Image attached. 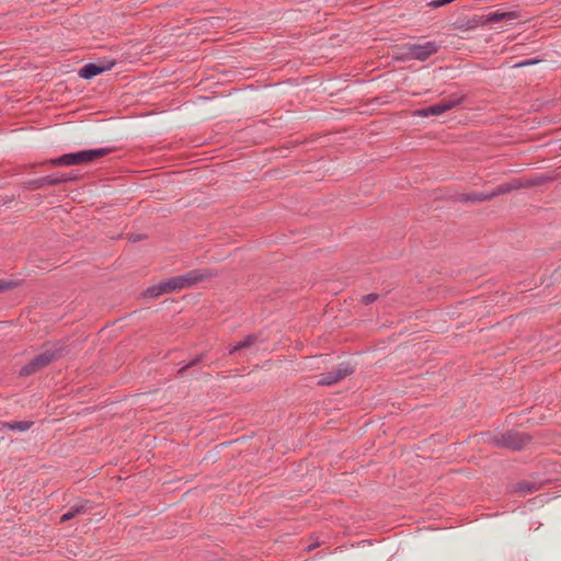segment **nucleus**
<instances>
[{"mask_svg": "<svg viewBox=\"0 0 561 561\" xmlns=\"http://www.w3.org/2000/svg\"><path fill=\"white\" fill-rule=\"evenodd\" d=\"M519 187H522V184L518 181H514V182H511L508 184L499 186L496 192H493L491 194H472V195H467L465 197V201H467V202H482V201L490 199V198H492L493 196H495L497 194L506 193L508 191L516 190V188H519Z\"/></svg>", "mask_w": 561, "mask_h": 561, "instance_id": "0eeeda50", "label": "nucleus"}, {"mask_svg": "<svg viewBox=\"0 0 561 561\" xmlns=\"http://www.w3.org/2000/svg\"><path fill=\"white\" fill-rule=\"evenodd\" d=\"M524 435L517 433V432H507L506 434L502 435L501 440L499 442V445L508 447L512 449H520L525 443Z\"/></svg>", "mask_w": 561, "mask_h": 561, "instance_id": "6e6552de", "label": "nucleus"}, {"mask_svg": "<svg viewBox=\"0 0 561 561\" xmlns=\"http://www.w3.org/2000/svg\"><path fill=\"white\" fill-rule=\"evenodd\" d=\"M517 18H519V14L516 11L491 12L485 16L482 24L485 25L489 23H496L500 21H511V20H515Z\"/></svg>", "mask_w": 561, "mask_h": 561, "instance_id": "1a4fd4ad", "label": "nucleus"}, {"mask_svg": "<svg viewBox=\"0 0 561 561\" xmlns=\"http://www.w3.org/2000/svg\"><path fill=\"white\" fill-rule=\"evenodd\" d=\"M376 299H377V295H375V294H368V295L363 297V301L366 305H369V304L374 302Z\"/></svg>", "mask_w": 561, "mask_h": 561, "instance_id": "dca6fc26", "label": "nucleus"}, {"mask_svg": "<svg viewBox=\"0 0 561 561\" xmlns=\"http://www.w3.org/2000/svg\"><path fill=\"white\" fill-rule=\"evenodd\" d=\"M439 45L434 41L425 43H408L403 46L404 59H416L424 61L432 55L436 54Z\"/></svg>", "mask_w": 561, "mask_h": 561, "instance_id": "7ed1b4c3", "label": "nucleus"}, {"mask_svg": "<svg viewBox=\"0 0 561 561\" xmlns=\"http://www.w3.org/2000/svg\"><path fill=\"white\" fill-rule=\"evenodd\" d=\"M16 286L15 282L0 279V293Z\"/></svg>", "mask_w": 561, "mask_h": 561, "instance_id": "2eb2a0df", "label": "nucleus"}, {"mask_svg": "<svg viewBox=\"0 0 561 561\" xmlns=\"http://www.w3.org/2000/svg\"><path fill=\"white\" fill-rule=\"evenodd\" d=\"M112 152L111 148L87 149L77 152L65 153L58 158L51 159L53 165H80L102 158Z\"/></svg>", "mask_w": 561, "mask_h": 561, "instance_id": "f03ea898", "label": "nucleus"}, {"mask_svg": "<svg viewBox=\"0 0 561 561\" xmlns=\"http://www.w3.org/2000/svg\"><path fill=\"white\" fill-rule=\"evenodd\" d=\"M353 373L354 367L350 363H341L331 371L321 374L319 376L318 383L321 386H331L343 380Z\"/></svg>", "mask_w": 561, "mask_h": 561, "instance_id": "20e7f679", "label": "nucleus"}, {"mask_svg": "<svg viewBox=\"0 0 561 561\" xmlns=\"http://www.w3.org/2000/svg\"><path fill=\"white\" fill-rule=\"evenodd\" d=\"M316 546H318V543L313 545V546H309L308 547V550H311L312 548H314Z\"/></svg>", "mask_w": 561, "mask_h": 561, "instance_id": "6ab92c4d", "label": "nucleus"}, {"mask_svg": "<svg viewBox=\"0 0 561 561\" xmlns=\"http://www.w3.org/2000/svg\"><path fill=\"white\" fill-rule=\"evenodd\" d=\"M32 424L33 423L28 422V421H19V422L4 423L3 426L11 431L25 432L32 426Z\"/></svg>", "mask_w": 561, "mask_h": 561, "instance_id": "ddd939ff", "label": "nucleus"}, {"mask_svg": "<svg viewBox=\"0 0 561 561\" xmlns=\"http://www.w3.org/2000/svg\"><path fill=\"white\" fill-rule=\"evenodd\" d=\"M85 512H87V502L76 504L75 506L70 507L65 514H62V516L60 517V520L62 523L68 522L70 519H72L73 517H76L82 513H85Z\"/></svg>", "mask_w": 561, "mask_h": 561, "instance_id": "f8f14e48", "label": "nucleus"}, {"mask_svg": "<svg viewBox=\"0 0 561 561\" xmlns=\"http://www.w3.org/2000/svg\"><path fill=\"white\" fill-rule=\"evenodd\" d=\"M256 340H257V337L255 335H248L243 340L230 345L228 347V353L236 354L237 352H239L243 348L251 347Z\"/></svg>", "mask_w": 561, "mask_h": 561, "instance_id": "9b49d317", "label": "nucleus"}, {"mask_svg": "<svg viewBox=\"0 0 561 561\" xmlns=\"http://www.w3.org/2000/svg\"><path fill=\"white\" fill-rule=\"evenodd\" d=\"M459 103H460L459 99L454 100V101H442L437 104H434L426 108H422V110L417 111V114L420 116H424V117L430 116V115L437 116V115L445 113L446 111H449L450 108L455 107Z\"/></svg>", "mask_w": 561, "mask_h": 561, "instance_id": "423d86ee", "label": "nucleus"}, {"mask_svg": "<svg viewBox=\"0 0 561 561\" xmlns=\"http://www.w3.org/2000/svg\"><path fill=\"white\" fill-rule=\"evenodd\" d=\"M208 273L202 270H193L180 276H174L153 285L146 290L147 297H158L165 293H173L208 278Z\"/></svg>", "mask_w": 561, "mask_h": 561, "instance_id": "f257e3e1", "label": "nucleus"}, {"mask_svg": "<svg viewBox=\"0 0 561 561\" xmlns=\"http://www.w3.org/2000/svg\"><path fill=\"white\" fill-rule=\"evenodd\" d=\"M113 64L107 66H99L95 64H87L80 69V77L84 79H92L93 77L104 72L105 70L110 69Z\"/></svg>", "mask_w": 561, "mask_h": 561, "instance_id": "9d476101", "label": "nucleus"}, {"mask_svg": "<svg viewBox=\"0 0 561 561\" xmlns=\"http://www.w3.org/2000/svg\"><path fill=\"white\" fill-rule=\"evenodd\" d=\"M68 179L66 178H60V176H57V175H49L45 179V182L47 184H50V185H56V184H59V183H62V182H66Z\"/></svg>", "mask_w": 561, "mask_h": 561, "instance_id": "4468645a", "label": "nucleus"}, {"mask_svg": "<svg viewBox=\"0 0 561 561\" xmlns=\"http://www.w3.org/2000/svg\"><path fill=\"white\" fill-rule=\"evenodd\" d=\"M55 358V353L50 351H46L37 356H35L28 364L24 365L21 370V376H30L41 368L47 366Z\"/></svg>", "mask_w": 561, "mask_h": 561, "instance_id": "39448f33", "label": "nucleus"}, {"mask_svg": "<svg viewBox=\"0 0 561 561\" xmlns=\"http://www.w3.org/2000/svg\"><path fill=\"white\" fill-rule=\"evenodd\" d=\"M519 491H522V492H531L533 491V486L530 484H520L519 485Z\"/></svg>", "mask_w": 561, "mask_h": 561, "instance_id": "f3484780", "label": "nucleus"}, {"mask_svg": "<svg viewBox=\"0 0 561 561\" xmlns=\"http://www.w3.org/2000/svg\"><path fill=\"white\" fill-rule=\"evenodd\" d=\"M536 61L535 60H528V61H523V62H519L517 65H515L516 67H523V66H528V65H533L535 64Z\"/></svg>", "mask_w": 561, "mask_h": 561, "instance_id": "a211bd4d", "label": "nucleus"}]
</instances>
